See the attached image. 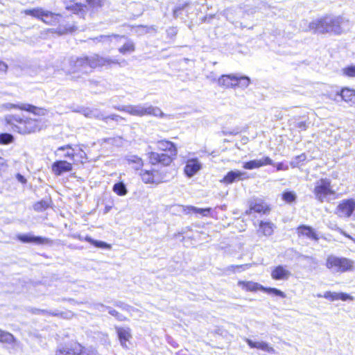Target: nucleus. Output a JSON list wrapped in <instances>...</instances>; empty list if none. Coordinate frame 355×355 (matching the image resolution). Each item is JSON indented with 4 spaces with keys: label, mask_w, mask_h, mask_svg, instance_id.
<instances>
[{
    "label": "nucleus",
    "mask_w": 355,
    "mask_h": 355,
    "mask_svg": "<svg viewBox=\"0 0 355 355\" xmlns=\"http://www.w3.org/2000/svg\"><path fill=\"white\" fill-rule=\"evenodd\" d=\"M267 165H273V162L269 157L266 156L261 159H253L246 162L243 164V167L247 170H252Z\"/></svg>",
    "instance_id": "nucleus-19"
},
{
    "label": "nucleus",
    "mask_w": 355,
    "mask_h": 355,
    "mask_svg": "<svg viewBox=\"0 0 355 355\" xmlns=\"http://www.w3.org/2000/svg\"><path fill=\"white\" fill-rule=\"evenodd\" d=\"M19 107L21 110L28 111L37 115H44L45 114L44 109L37 107L30 104H23Z\"/></svg>",
    "instance_id": "nucleus-30"
},
{
    "label": "nucleus",
    "mask_w": 355,
    "mask_h": 355,
    "mask_svg": "<svg viewBox=\"0 0 355 355\" xmlns=\"http://www.w3.org/2000/svg\"><path fill=\"white\" fill-rule=\"evenodd\" d=\"M325 266L329 270H335L336 272L343 273L353 270L354 263L348 258L330 254L326 259Z\"/></svg>",
    "instance_id": "nucleus-5"
},
{
    "label": "nucleus",
    "mask_w": 355,
    "mask_h": 355,
    "mask_svg": "<svg viewBox=\"0 0 355 355\" xmlns=\"http://www.w3.org/2000/svg\"><path fill=\"white\" fill-rule=\"evenodd\" d=\"M170 153H158L155 152H151L149 155L150 162L155 165L156 164H162L164 166H168L172 162V155Z\"/></svg>",
    "instance_id": "nucleus-16"
},
{
    "label": "nucleus",
    "mask_w": 355,
    "mask_h": 355,
    "mask_svg": "<svg viewBox=\"0 0 355 355\" xmlns=\"http://www.w3.org/2000/svg\"><path fill=\"white\" fill-rule=\"evenodd\" d=\"M72 316V313L71 312H60V316L62 318H69Z\"/></svg>",
    "instance_id": "nucleus-51"
},
{
    "label": "nucleus",
    "mask_w": 355,
    "mask_h": 355,
    "mask_svg": "<svg viewBox=\"0 0 355 355\" xmlns=\"http://www.w3.org/2000/svg\"><path fill=\"white\" fill-rule=\"evenodd\" d=\"M87 118L104 121L105 114L100 109L95 107H82L78 111Z\"/></svg>",
    "instance_id": "nucleus-21"
},
{
    "label": "nucleus",
    "mask_w": 355,
    "mask_h": 355,
    "mask_svg": "<svg viewBox=\"0 0 355 355\" xmlns=\"http://www.w3.org/2000/svg\"><path fill=\"white\" fill-rule=\"evenodd\" d=\"M49 207V204L45 200H41L34 205V209L37 211H41L46 209Z\"/></svg>",
    "instance_id": "nucleus-41"
},
{
    "label": "nucleus",
    "mask_w": 355,
    "mask_h": 355,
    "mask_svg": "<svg viewBox=\"0 0 355 355\" xmlns=\"http://www.w3.org/2000/svg\"><path fill=\"white\" fill-rule=\"evenodd\" d=\"M272 207L270 204L263 199H255L249 203L248 208L245 211L246 216H251L254 214L259 215H269Z\"/></svg>",
    "instance_id": "nucleus-10"
},
{
    "label": "nucleus",
    "mask_w": 355,
    "mask_h": 355,
    "mask_svg": "<svg viewBox=\"0 0 355 355\" xmlns=\"http://www.w3.org/2000/svg\"><path fill=\"white\" fill-rule=\"evenodd\" d=\"M313 193L319 202H322L327 197L336 195L331 181L327 178H320L315 182Z\"/></svg>",
    "instance_id": "nucleus-8"
},
{
    "label": "nucleus",
    "mask_w": 355,
    "mask_h": 355,
    "mask_svg": "<svg viewBox=\"0 0 355 355\" xmlns=\"http://www.w3.org/2000/svg\"><path fill=\"white\" fill-rule=\"evenodd\" d=\"M8 65L3 61L0 60V75H3L6 73Z\"/></svg>",
    "instance_id": "nucleus-47"
},
{
    "label": "nucleus",
    "mask_w": 355,
    "mask_h": 355,
    "mask_svg": "<svg viewBox=\"0 0 355 355\" xmlns=\"http://www.w3.org/2000/svg\"><path fill=\"white\" fill-rule=\"evenodd\" d=\"M17 239L23 243H34L37 245L51 244L52 240L49 238L35 236L31 233L18 234Z\"/></svg>",
    "instance_id": "nucleus-14"
},
{
    "label": "nucleus",
    "mask_w": 355,
    "mask_h": 355,
    "mask_svg": "<svg viewBox=\"0 0 355 355\" xmlns=\"http://www.w3.org/2000/svg\"><path fill=\"white\" fill-rule=\"evenodd\" d=\"M237 284L245 292L262 291L268 295H274L282 298H285L286 297V294L283 291L276 288L265 287L261 284L252 281L239 280Z\"/></svg>",
    "instance_id": "nucleus-7"
},
{
    "label": "nucleus",
    "mask_w": 355,
    "mask_h": 355,
    "mask_svg": "<svg viewBox=\"0 0 355 355\" xmlns=\"http://www.w3.org/2000/svg\"><path fill=\"white\" fill-rule=\"evenodd\" d=\"M343 75L348 78H355V65L351 64L342 69Z\"/></svg>",
    "instance_id": "nucleus-35"
},
{
    "label": "nucleus",
    "mask_w": 355,
    "mask_h": 355,
    "mask_svg": "<svg viewBox=\"0 0 355 355\" xmlns=\"http://www.w3.org/2000/svg\"><path fill=\"white\" fill-rule=\"evenodd\" d=\"M177 11H178V8H175L173 9L174 15H175V14H176Z\"/></svg>",
    "instance_id": "nucleus-62"
},
{
    "label": "nucleus",
    "mask_w": 355,
    "mask_h": 355,
    "mask_svg": "<svg viewBox=\"0 0 355 355\" xmlns=\"http://www.w3.org/2000/svg\"><path fill=\"white\" fill-rule=\"evenodd\" d=\"M113 108L135 116H154L163 118L165 116L160 108L148 104L114 105Z\"/></svg>",
    "instance_id": "nucleus-4"
},
{
    "label": "nucleus",
    "mask_w": 355,
    "mask_h": 355,
    "mask_svg": "<svg viewBox=\"0 0 355 355\" xmlns=\"http://www.w3.org/2000/svg\"><path fill=\"white\" fill-rule=\"evenodd\" d=\"M158 148L162 151L165 153H170L171 154L176 150V148L174 144L168 141H159Z\"/></svg>",
    "instance_id": "nucleus-28"
},
{
    "label": "nucleus",
    "mask_w": 355,
    "mask_h": 355,
    "mask_svg": "<svg viewBox=\"0 0 355 355\" xmlns=\"http://www.w3.org/2000/svg\"><path fill=\"white\" fill-rule=\"evenodd\" d=\"M105 120L103 121L105 123H107L108 120H112L114 121H116L117 123H119L121 121H125V119L122 117L121 116L116 114H112L110 115H105Z\"/></svg>",
    "instance_id": "nucleus-38"
},
{
    "label": "nucleus",
    "mask_w": 355,
    "mask_h": 355,
    "mask_svg": "<svg viewBox=\"0 0 355 355\" xmlns=\"http://www.w3.org/2000/svg\"><path fill=\"white\" fill-rule=\"evenodd\" d=\"M341 234H343L345 237L349 239L350 240L353 241L355 243V239L353 238L352 236L346 233L345 232L340 230Z\"/></svg>",
    "instance_id": "nucleus-55"
},
{
    "label": "nucleus",
    "mask_w": 355,
    "mask_h": 355,
    "mask_svg": "<svg viewBox=\"0 0 355 355\" xmlns=\"http://www.w3.org/2000/svg\"><path fill=\"white\" fill-rule=\"evenodd\" d=\"M322 297L331 302L337 301L338 297V293L328 291L324 293Z\"/></svg>",
    "instance_id": "nucleus-39"
},
{
    "label": "nucleus",
    "mask_w": 355,
    "mask_h": 355,
    "mask_svg": "<svg viewBox=\"0 0 355 355\" xmlns=\"http://www.w3.org/2000/svg\"><path fill=\"white\" fill-rule=\"evenodd\" d=\"M112 190L117 195L123 196L126 195L128 189L123 182H119L114 184Z\"/></svg>",
    "instance_id": "nucleus-31"
},
{
    "label": "nucleus",
    "mask_w": 355,
    "mask_h": 355,
    "mask_svg": "<svg viewBox=\"0 0 355 355\" xmlns=\"http://www.w3.org/2000/svg\"><path fill=\"white\" fill-rule=\"evenodd\" d=\"M243 173L240 171H230L222 178L220 182L225 184H232L237 180H243Z\"/></svg>",
    "instance_id": "nucleus-24"
},
{
    "label": "nucleus",
    "mask_w": 355,
    "mask_h": 355,
    "mask_svg": "<svg viewBox=\"0 0 355 355\" xmlns=\"http://www.w3.org/2000/svg\"><path fill=\"white\" fill-rule=\"evenodd\" d=\"M342 101L347 103H355V89L349 87H343L337 92Z\"/></svg>",
    "instance_id": "nucleus-22"
},
{
    "label": "nucleus",
    "mask_w": 355,
    "mask_h": 355,
    "mask_svg": "<svg viewBox=\"0 0 355 355\" xmlns=\"http://www.w3.org/2000/svg\"><path fill=\"white\" fill-rule=\"evenodd\" d=\"M115 318L116 320H118L119 321H125V320H126V318L123 315L121 314L119 312L116 314V315L115 316Z\"/></svg>",
    "instance_id": "nucleus-54"
},
{
    "label": "nucleus",
    "mask_w": 355,
    "mask_h": 355,
    "mask_svg": "<svg viewBox=\"0 0 355 355\" xmlns=\"http://www.w3.org/2000/svg\"><path fill=\"white\" fill-rule=\"evenodd\" d=\"M296 233L299 239H307L314 242L320 240L317 231L309 225H300L296 228Z\"/></svg>",
    "instance_id": "nucleus-13"
},
{
    "label": "nucleus",
    "mask_w": 355,
    "mask_h": 355,
    "mask_svg": "<svg viewBox=\"0 0 355 355\" xmlns=\"http://www.w3.org/2000/svg\"><path fill=\"white\" fill-rule=\"evenodd\" d=\"M80 355H96V351L92 347L86 348L82 346V352Z\"/></svg>",
    "instance_id": "nucleus-45"
},
{
    "label": "nucleus",
    "mask_w": 355,
    "mask_h": 355,
    "mask_svg": "<svg viewBox=\"0 0 355 355\" xmlns=\"http://www.w3.org/2000/svg\"><path fill=\"white\" fill-rule=\"evenodd\" d=\"M246 343L250 348L261 349L272 354L275 352L274 348L265 342H254L250 339H247Z\"/></svg>",
    "instance_id": "nucleus-26"
},
{
    "label": "nucleus",
    "mask_w": 355,
    "mask_h": 355,
    "mask_svg": "<svg viewBox=\"0 0 355 355\" xmlns=\"http://www.w3.org/2000/svg\"><path fill=\"white\" fill-rule=\"evenodd\" d=\"M48 314L51 315H53V316H60V312L58 311H53V312H51V311H49V313H47Z\"/></svg>",
    "instance_id": "nucleus-56"
},
{
    "label": "nucleus",
    "mask_w": 355,
    "mask_h": 355,
    "mask_svg": "<svg viewBox=\"0 0 355 355\" xmlns=\"http://www.w3.org/2000/svg\"><path fill=\"white\" fill-rule=\"evenodd\" d=\"M16 178H17V180L19 182H20L21 183H22V184H26V179L21 174L17 173V175H16Z\"/></svg>",
    "instance_id": "nucleus-50"
},
{
    "label": "nucleus",
    "mask_w": 355,
    "mask_h": 355,
    "mask_svg": "<svg viewBox=\"0 0 355 355\" xmlns=\"http://www.w3.org/2000/svg\"><path fill=\"white\" fill-rule=\"evenodd\" d=\"M354 300V297L350 295L349 294L345 293H338V300H342V301H352Z\"/></svg>",
    "instance_id": "nucleus-44"
},
{
    "label": "nucleus",
    "mask_w": 355,
    "mask_h": 355,
    "mask_svg": "<svg viewBox=\"0 0 355 355\" xmlns=\"http://www.w3.org/2000/svg\"><path fill=\"white\" fill-rule=\"evenodd\" d=\"M127 161L128 162L129 164H138L139 166H143V164H144L142 159L136 155L129 156L127 158Z\"/></svg>",
    "instance_id": "nucleus-42"
},
{
    "label": "nucleus",
    "mask_w": 355,
    "mask_h": 355,
    "mask_svg": "<svg viewBox=\"0 0 355 355\" xmlns=\"http://www.w3.org/2000/svg\"><path fill=\"white\" fill-rule=\"evenodd\" d=\"M89 84H91V85H92V84H95V85H96V84H97V81L94 80H89Z\"/></svg>",
    "instance_id": "nucleus-60"
},
{
    "label": "nucleus",
    "mask_w": 355,
    "mask_h": 355,
    "mask_svg": "<svg viewBox=\"0 0 355 355\" xmlns=\"http://www.w3.org/2000/svg\"><path fill=\"white\" fill-rule=\"evenodd\" d=\"M276 168H277V171L287 170L288 169V166L285 165L283 162H279L276 165Z\"/></svg>",
    "instance_id": "nucleus-49"
},
{
    "label": "nucleus",
    "mask_w": 355,
    "mask_h": 355,
    "mask_svg": "<svg viewBox=\"0 0 355 355\" xmlns=\"http://www.w3.org/2000/svg\"><path fill=\"white\" fill-rule=\"evenodd\" d=\"M24 13L26 15L34 17L50 26L58 24L59 22L58 17L61 16L60 14L44 10L42 8L26 10Z\"/></svg>",
    "instance_id": "nucleus-9"
},
{
    "label": "nucleus",
    "mask_w": 355,
    "mask_h": 355,
    "mask_svg": "<svg viewBox=\"0 0 355 355\" xmlns=\"http://www.w3.org/2000/svg\"><path fill=\"white\" fill-rule=\"evenodd\" d=\"M296 128L300 130H306L308 128V123L306 121H300L296 124Z\"/></svg>",
    "instance_id": "nucleus-46"
},
{
    "label": "nucleus",
    "mask_w": 355,
    "mask_h": 355,
    "mask_svg": "<svg viewBox=\"0 0 355 355\" xmlns=\"http://www.w3.org/2000/svg\"><path fill=\"white\" fill-rule=\"evenodd\" d=\"M217 83L225 89L246 88L250 84V79L245 76H236L232 74H223L218 78Z\"/></svg>",
    "instance_id": "nucleus-6"
},
{
    "label": "nucleus",
    "mask_w": 355,
    "mask_h": 355,
    "mask_svg": "<svg viewBox=\"0 0 355 355\" xmlns=\"http://www.w3.org/2000/svg\"><path fill=\"white\" fill-rule=\"evenodd\" d=\"M135 44L132 41H128L121 48L119 49V51L122 54L127 53H131L135 51Z\"/></svg>",
    "instance_id": "nucleus-33"
},
{
    "label": "nucleus",
    "mask_w": 355,
    "mask_h": 355,
    "mask_svg": "<svg viewBox=\"0 0 355 355\" xmlns=\"http://www.w3.org/2000/svg\"><path fill=\"white\" fill-rule=\"evenodd\" d=\"M111 208H112L111 206H108V205L105 206V209H104V214L108 213L110 211Z\"/></svg>",
    "instance_id": "nucleus-58"
},
{
    "label": "nucleus",
    "mask_w": 355,
    "mask_h": 355,
    "mask_svg": "<svg viewBox=\"0 0 355 355\" xmlns=\"http://www.w3.org/2000/svg\"><path fill=\"white\" fill-rule=\"evenodd\" d=\"M116 332L121 345L127 347L126 342L131 337L130 329L129 328L116 327Z\"/></svg>",
    "instance_id": "nucleus-27"
},
{
    "label": "nucleus",
    "mask_w": 355,
    "mask_h": 355,
    "mask_svg": "<svg viewBox=\"0 0 355 355\" xmlns=\"http://www.w3.org/2000/svg\"><path fill=\"white\" fill-rule=\"evenodd\" d=\"M282 198L287 203H292L296 200V195L293 191H284L282 193Z\"/></svg>",
    "instance_id": "nucleus-34"
},
{
    "label": "nucleus",
    "mask_w": 355,
    "mask_h": 355,
    "mask_svg": "<svg viewBox=\"0 0 355 355\" xmlns=\"http://www.w3.org/2000/svg\"><path fill=\"white\" fill-rule=\"evenodd\" d=\"M82 352V345L78 343H71L59 348L57 355H80Z\"/></svg>",
    "instance_id": "nucleus-17"
},
{
    "label": "nucleus",
    "mask_w": 355,
    "mask_h": 355,
    "mask_svg": "<svg viewBox=\"0 0 355 355\" xmlns=\"http://www.w3.org/2000/svg\"><path fill=\"white\" fill-rule=\"evenodd\" d=\"M31 312L34 314H46L49 313V311L45 309H32Z\"/></svg>",
    "instance_id": "nucleus-48"
},
{
    "label": "nucleus",
    "mask_w": 355,
    "mask_h": 355,
    "mask_svg": "<svg viewBox=\"0 0 355 355\" xmlns=\"http://www.w3.org/2000/svg\"><path fill=\"white\" fill-rule=\"evenodd\" d=\"M139 175L142 181L146 184H158L163 178L157 170H141Z\"/></svg>",
    "instance_id": "nucleus-15"
},
{
    "label": "nucleus",
    "mask_w": 355,
    "mask_h": 355,
    "mask_svg": "<svg viewBox=\"0 0 355 355\" xmlns=\"http://www.w3.org/2000/svg\"><path fill=\"white\" fill-rule=\"evenodd\" d=\"M6 121L13 131L20 134H29L41 129L39 121L35 119H24L19 115L10 114L6 116Z\"/></svg>",
    "instance_id": "nucleus-2"
},
{
    "label": "nucleus",
    "mask_w": 355,
    "mask_h": 355,
    "mask_svg": "<svg viewBox=\"0 0 355 355\" xmlns=\"http://www.w3.org/2000/svg\"><path fill=\"white\" fill-rule=\"evenodd\" d=\"M270 275L273 280H286L290 277L291 273L286 266L278 265L272 269Z\"/></svg>",
    "instance_id": "nucleus-20"
},
{
    "label": "nucleus",
    "mask_w": 355,
    "mask_h": 355,
    "mask_svg": "<svg viewBox=\"0 0 355 355\" xmlns=\"http://www.w3.org/2000/svg\"><path fill=\"white\" fill-rule=\"evenodd\" d=\"M72 170V164L64 160L56 161L52 164V171L56 175H61L63 173Z\"/></svg>",
    "instance_id": "nucleus-23"
},
{
    "label": "nucleus",
    "mask_w": 355,
    "mask_h": 355,
    "mask_svg": "<svg viewBox=\"0 0 355 355\" xmlns=\"http://www.w3.org/2000/svg\"><path fill=\"white\" fill-rule=\"evenodd\" d=\"M142 166H139L138 164H134L133 168H135V170L138 171L140 170Z\"/></svg>",
    "instance_id": "nucleus-59"
},
{
    "label": "nucleus",
    "mask_w": 355,
    "mask_h": 355,
    "mask_svg": "<svg viewBox=\"0 0 355 355\" xmlns=\"http://www.w3.org/2000/svg\"><path fill=\"white\" fill-rule=\"evenodd\" d=\"M343 19L341 17H331L324 15L311 24L310 28L315 33L324 34L333 33L334 34H340L341 24Z\"/></svg>",
    "instance_id": "nucleus-3"
},
{
    "label": "nucleus",
    "mask_w": 355,
    "mask_h": 355,
    "mask_svg": "<svg viewBox=\"0 0 355 355\" xmlns=\"http://www.w3.org/2000/svg\"><path fill=\"white\" fill-rule=\"evenodd\" d=\"M112 36H113V37H119V35H113Z\"/></svg>",
    "instance_id": "nucleus-63"
},
{
    "label": "nucleus",
    "mask_w": 355,
    "mask_h": 355,
    "mask_svg": "<svg viewBox=\"0 0 355 355\" xmlns=\"http://www.w3.org/2000/svg\"><path fill=\"white\" fill-rule=\"evenodd\" d=\"M116 59L109 56L103 57L98 54H92L83 57L71 58L69 60V69L68 73L70 74L81 73L87 74L96 68L105 67L110 68L113 64H119Z\"/></svg>",
    "instance_id": "nucleus-1"
},
{
    "label": "nucleus",
    "mask_w": 355,
    "mask_h": 355,
    "mask_svg": "<svg viewBox=\"0 0 355 355\" xmlns=\"http://www.w3.org/2000/svg\"><path fill=\"white\" fill-rule=\"evenodd\" d=\"M355 211V200L347 198L341 200L336 208V214L341 218H349Z\"/></svg>",
    "instance_id": "nucleus-12"
},
{
    "label": "nucleus",
    "mask_w": 355,
    "mask_h": 355,
    "mask_svg": "<svg viewBox=\"0 0 355 355\" xmlns=\"http://www.w3.org/2000/svg\"><path fill=\"white\" fill-rule=\"evenodd\" d=\"M67 150V153L64 155V157L69 158V159H73L74 157V153L73 149L71 148V145H66L63 146H60L58 148L57 151H64Z\"/></svg>",
    "instance_id": "nucleus-36"
},
{
    "label": "nucleus",
    "mask_w": 355,
    "mask_h": 355,
    "mask_svg": "<svg viewBox=\"0 0 355 355\" xmlns=\"http://www.w3.org/2000/svg\"><path fill=\"white\" fill-rule=\"evenodd\" d=\"M189 210L196 214H200L202 216H208L211 214V208H196L195 207H190Z\"/></svg>",
    "instance_id": "nucleus-32"
},
{
    "label": "nucleus",
    "mask_w": 355,
    "mask_h": 355,
    "mask_svg": "<svg viewBox=\"0 0 355 355\" xmlns=\"http://www.w3.org/2000/svg\"><path fill=\"white\" fill-rule=\"evenodd\" d=\"M231 267L234 270L239 269V268H244L243 265H234V266H232Z\"/></svg>",
    "instance_id": "nucleus-57"
},
{
    "label": "nucleus",
    "mask_w": 355,
    "mask_h": 355,
    "mask_svg": "<svg viewBox=\"0 0 355 355\" xmlns=\"http://www.w3.org/2000/svg\"><path fill=\"white\" fill-rule=\"evenodd\" d=\"M73 237L78 239L79 241H85L89 243L90 244L94 245L96 248H103V249L110 248V245L107 244V243H105L104 241H101L94 240L89 236H86L85 237H83L80 234H74L73 236Z\"/></svg>",
    "instance_id": "nucleus-25"
},
{
    "label": "nucleus",
    "mask_w": 355,
    "mask_h": 355,
    "mask_svg": "<svg viewBox=\"0 0 355 355\" xmlns=\"http://www.w3.org/2000/svg\"><path fill=\"white\" fill-rule=\"evenodd\" d=\"M256 234L259 238H269L272 236L277 228L276 225L270 220L261 219L253 222Z\"/></svg>",
    "instance_id": "nucleus-11"
},
{
    "label": "nucleus",
    "mask_w": 355,
    "mask_h": 355,
    "mask_svg": "<svg viewBox=\"0 0 355 355\" xmlns=\"http://www.w3.org/2000/svg\"><path fill=\"white\" fill-rule=\"evenodd\" d=\"M106 309L108 311V313L114 317H115L118 313V311L110 306H106Z\"/></svg>",
    "instance_id": "nucleus-52"
},
{
    "label": "nucleus",
    "mask_w": 355,
    "mask_h": 355,
    "mask_svg": "<svg viewBox=\"0 0 355 355\" xmlns=\"http://www.w3.org/2000/svg\"><path fill=\"white\" fill-rule=\"evenodd\" d=\"M0 342L12 344L15 343L17 340L12 334L0 329Z\"/></svg>",
    "instance_id": "nucleus-29"
},
{
    "label": "nucleus",
    "mask_w": 355,
    "mask_h": 355,
    "mask_svg": "<svg viewBox=\"0 0 355 355\" xmlns=\"http://www.w3.org/2000/svg\"><path fill=\"white\" fill-rule=\"evenodd\" d=\"M202 168V165L198 158L189 159L184 167V174L191 178L194 175Z\"/></svg>",
    "instance_id": "nucleus-18"
},
{
    "label": "nucleus",
    "mask_w": 355,
    "mask_h": 355,
    "mask_svg": "<svg viewBox=\"0 0 355 355\" xmlns=\"http://www.w3.org/2000/svg\"><path fill=\"white\" fill-rule=\"evenodd\" d=\"M110 36H107V35H101L100 36V38L101 39H103V38H109Z\"/></svg>",
    "instance_id": "nucleus-61"
},
{
    "label": "nucleus",
    "mask_w": 355,
    "mask_h": 355,
    "mask_svg": "<svg viewBox=\"0 0 355 355\" xmlns=\"http://www.w3.org/2000/svg\"><path fill=\"white\" fill-rule=\"evenodd\" d=\"M94 307L95 309H97V310H99V311H102L101 309H106V306L103 305L101 303L94 304Z\"/></svg>",
    "instance_id": "nucleus-53"
},
{
    "label": "nucleus",
    "mask_w": 355,
    "mask_h": 355,
    "mask_svg": "<svg viewBox=\"0 0 355 355\" xmlns=\"http://www.w3.org/2000/svg\"><path fill=\"white\" fill-rule=\"evenodd\" d=\"M14 141L13 136L10 133L0 134V144L7 145L11 144Z\"/></svg>",
    "instance_id": "nucleus-37"
},
{
    "label": "nucleus",
    "mask_w": 355,
    "mask_h": 355,
    "mask_svg": "<svg viewBox=\"0 0 355 355\" xmlns=\"http://www.w3.org/2000/svg\"><path fill=\"white\" fill-rule=\"evenodd\" d=\"M76 30V28L74 26H71L70 25H66L64 27L59 26L58 28V32L60 35H64L67 33H72Z\"/></svg>",
    "instance_id": "nucleus-40"
},
{
    "label": "nucleus",
    "mask_w": 355,
    "mask_h": 355,
    "mask_svg": "<svg viewBox=\"0 0 355 355\" xmlns=\"http://www.w3.org/2000/svg\"><path fill=\"white\" fill-rule=\"evenodd\" d=\"M113 304L115 306L119 307V308L121 309L122 310L127 311H130L132 309V307L130 305L124 303L123 302L119 301V300L114 301L113 302Z\"/></svg>",
    "instance_id": "nucleus-43"
}]
</instances>
